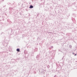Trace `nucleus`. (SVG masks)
Here are the masks:
<instances>
[{
  "instance_id": "2",
  "label": "nucleus",
  "mask_w": 77,
  "mask_h": 77,
  "mask_svg": "<svg viewBox=\"0 0 77 77\" xmlns=\"http://www.w3.org/2000/svg\"><path fill=\"white\" fill-rule=\"evenodd\" d=\"M17 52H19L20 51V50L19 49V48H18L17 49Z\"/></svg>"
},
{
  "instance_id": "3",
  "label": "nucleus",
  "mask_w": 77,
  "mask_h": 77,
  "mask_svg": "<svg viewBox=\"0 0 77 77\" xmlns=\"http://www.w3.org/2000/svg\"><path fill=\"white\" fill-rule=\"evenodd\" d=\"M76 54H75V56H76Z\"/></svg>"
},
{
  "instance_id": "1",
  "label": "nucleus",
  "mask_w": 77,
  "mask_h": 77,
  "mask_svg": "<svg viewBox=\"0 0 77 77\" xmlns=\"http://www.w3.org/2000/svg\"><path fill=\"white\" fill-rule=\"evenodd\" d=\"M33 8V6H32V5H30V7H29V8Z\"/></svg>"
}]
</instances>
